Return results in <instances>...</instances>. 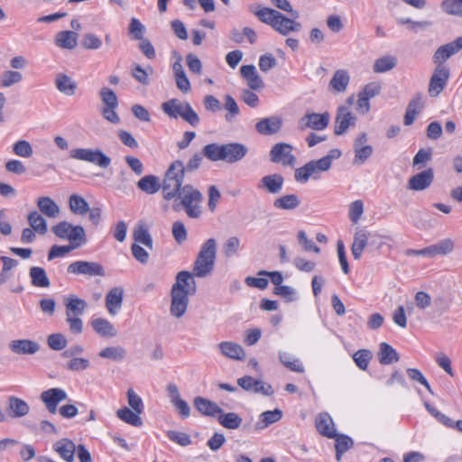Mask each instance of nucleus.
<instances>
[{
	"instance_id": "1",
	"label": "nucleus",
	"mask_w": 462,
	"mask_h": 462,
	"mask_svg": "<svg viewBox=\"0 0 462 462\" xmlns=\"http://www.w3.org/2000/svg\"><path fill=\"white\" fill-rule=\"evenodd\" d=\"M203 155L211 162L223 161L233 164L242 161L248 153L246 145L241 143H212L202 149Z\"/></svg>"
},
{
	"instance_id": "2",
	"label": "nucleus",
	"mask_w": 462,
	"mask_h": 462,
	"mask_svg": "<svg viewBox=\"0 0 462 462\" xmlns=\"http://www.w3.org/2000/svg\"><path fill=\"white\" fill-rule=\"evenodd\" d=\"M184 164L180 160L172 162L165 172L163 182L161 185L163 198L171 200L181 190L184 180Z\"/></svg>"
},
{
	"instance_id": "3",
	"label": "nucleus",
	"mask_w": 462,
	"mask_h": 462,
	"mask_svg": "<svg viewBox=\"0 0 462 462\" xmlns=\"http://www.w3.org/2000/svg\"><path fill=\"white\" fill-rule=\"evenodd\" d=\"M217 254V242L214 238L208 239L201 246L193 265V275L206 277L214 269Z\"/></svg>"
},
{
	"instance_id": "4",
	"label": "nucleus",
	"mask_w": 462,
	"mask_h": 462,
	"mask_svg": "<svg viewBox=\"0 0 462 462\" xmlns=\"http://www.w3.org/2000/svg\"><path fill=\"white\" fill-rule=\"evenodd\" d=\"M329 169L328 159L311 160L295 170L294 180L301 184L307 183L310 178L317 180L320 178L321 172L328 171Z\"/></svg>"
},
{
	"instance_id": "5",
	"label": "nucleus",
	"mask_w": 462,
	"mask_h": 462,
	"mask_svg": "<svg viewBox=\"0 0 462 462\" xmlns=\"http://www.w3.org/2000/svg\"><path fill=\"white\" fill-rule=\"evenodd\" d=\"M180 199V204L184 208L186 214L190 218H198L200 214L199 203L203 199L202 193L191 185H185L177 194Z\"/></svg>"
},
{
	"instance_id": "6",
	"label": "nucleus",
	"mask_w": 462,
	"mask_h": 462,
	"mask_svg": "<svg viewBox=\"0 0 462 462\" xmlns=\"http://www.w3.org/2000/svg\"><path fill=\"white\" fill-rule=\"evenodd\" d=\"M52 233L59 238L69 240V244L80 243V246L87 242L85 229L82 226H73L68 221H61L51 227Z\"/></svg>"
},
{
	"instance_id": "7",
	"label": "nucleus",
	"mask_w": 462,
	"mask_h": 462,
	"mask_svg": "<svg viewBox=\"0 0 462 462\" xmlns=\"http://www.w3.org/2000/svg\"><path fill=\"white\" fill-rule=\"evenodd\" d=\"M380 238L378 235L371 234L365 229H359L355 233L354 241L351 246L352 255L356 260L361 258L365 247H373L379 249L383 245V242H377Z\"/></svg>"
},
{
	"instance_id": "8",
	"label": "nucleus",
	"mask_w": 462,
	"mask_h": 462,
	"mask_svg": "<svg viewBox=\"0 0 462 462\" xmlns=\"http://www.w3.org/2000/svg\"><path fill=\"white\" fill-rule=\"evenodd\" d=\"M69 156L75 160L97 164L101 168H107L111 163V159L99 149L76 148L69 152Z\"/></svg>"
},
{
	"instance_id": "9",
	"label": "nucleus",
	"mask_w": 462,
	"mask_h": 462,
	"mask_svg": "<svg viewBox=\"0 0 462 462\" xmlns=\"http://www.w3.org/2000/svg\"><path fill=\"white\" fill-rule=\"evenodd\" d=\"M293 146L286 143H277L270 150L269 157L273 163H281L283 166L293 167L296 157L292 153Z\"/></svg>"
},
{
	"instance_id": "10",
	"label": "nucleus",
	"mask_w": 462,
	"mask_h": 462,
	"mask_svg": "<svg viewBox=\"0 0 462 462\" xmlns=\"http://www.w3.org/2000/svg\"><path fill=\"white\" fill-rule=\"evenodd\" d=\"M67 272L71 274H81L86 277H103L106 275L105 269L99 263L81 260L71 263L68 266Z\"/></svg>"
},
{
	"instance_id": "11",
	"label": "nucleus",
	"mask_w": 462,
	"mask_h": 462,
	"mask_svg": "<svg viewBox=\"0 0 462 462\" xmlns=\"http://www.w3.org/2000/svg\"><path fill=\"white\" fill-rule=\"evenodd\" d=\"M450 76L449 69L445 65H437L429 83L428 92L432 97H438L446 88Z\"/></svg>"
},
{
	"instance_id": "12",
	"label": "nucleus",
	"mask_w": 462,
	"mask_h": 462,
	"mask_svg": "<svg viewBox=\"0 0 462 462\" xmlns=\"http://www.w3.org/2000/svg\"><path fill=\"white\" fill-rule=\"evenodd\" d=\"M330 116L328 112L323 114L310 113L305 115L299 121L298 127L300 130L304 131L311 128L316 131H321L328 125Z\"/></svg>"
},
{
	"instance_id": "13",
	"label": "nucleus",
	"mask_w": 462,
	"mask_h": 462,
	"mask_svg": "<svg viewBox=\"0 0 462 462\" xmlns=\"http://www.w3.org/2000/svg\"><path fill=\"white\" fill-rule=\"evenodd\" d=\"M67 399L68 394L61 388H51L40 394V400L51 414H55L58 411L59 403Z\"/></svg>"
},
{
	"instance_id": "14",
	"label": "nucleus",
	"mask_w": 462,
	"mask_h": 462,
	"mask_svg": "<svg viewBox=\"0 0 462 462\" xmlns=\"http://www.w3.org/2000/svg\"><path fill=\"white\" fill-rule=\"evenodd\" d=\"M237 384L245 391L254 393H261L265 396H271L273 394V390L271 384L261 380H256L249 375L239 378L237 380Z\"/></svg>"
},
{
	"instance_id": "15",
	"label": "nucleus",
	"mask_w": 462,
	"mask_h": 462,
	"mask_svg": "<svg viewBox=\"0 0 462 462\" xmlns=\"http://www.w3.org/2000/svg\"><path fill=\"white\" fill-rule=\"evenodd\" d=\"M190 291H177V288H171V314L175 318H181L189 304V295Z\"/></svg>"
},
{
	"instance_id": "16",
	"label": "nucleus",
	"mask_w": 462,
	"mask_h": 462,
	"mask_svg": "<svg viewBox=\"0 0 462 462\" xmlns=\"http://www.w3.org/2000/svg\"><path fill=\"white\" fill-rule=\"evenodd\" d=\"M356 116L352 114L348 107L341 106L337 108L335 119L334 133L341 135L348 129V127L356 125Z\"/></svg>"
},
{
	"instance_id": "17",
	"label": "nucleus",
	"mask_w": 462,
	"mask_h": 462,
	"mask_svg": "<svg viewBox=\"0 0 462 462\" xmlns=\"http://www.w3.org/2000/svg\"><path fill=\"white\" fill-rule=\"evenodd\" d=\"M433 180V169L429 168L411 177L408 180L407 188L415 191L424 190L432 184Z\"/></svg>"
},
{
	"instance_id": "18",
	"label": "nucleus",
	"mask_w": 462,
	"mask_h": 462,
	"mask_svg": "<svg viewBox=\"0 0 462 462\" xmlns=\"http://www.w3.org/2000/svg\"><path fill=\"white\" fill-rule=\"evenodd\" d=\"M282 124V117L269 116L259 120L255 124V130L262 135H273L281 131Z\"/></svg>"
},
{
	"instance_id": "19",
	"label": "nucleus",
	"mask_w": 462,
	"mask_h": 462,
	"mask_svg": "<svg viewBox=\"0 0 462 462\" xmlns=\"http://www.w3.org/2000/svg\"><path fill=\"white\" fill-rule=\"evenodd\" d=\"M283 184V176L280 173H273L263 176L258 183V188L271 194H278L282 191Z\"/></svg>"
},
{
	"instance_id": "20",
	"label": "nucleus",
	"mask_w": 462,
	"mask_h": 462,
	"mask_svg": "<svg viewBox=\"0 0 462 462\" xmlns=\"http://www.w3.org/2000/svg\"><path fill=\"white\" fill-rule=\"evenodd\" d=\"M315 427L318 432L323 437L328 439L337 437L333 420L328 412H321L316 417Z\"/></svg>"
},
{
	"instance_id": "21",
	"label": "nucleus",
	"mask_w": 462,
	"mask_h": 462,
	"mask_svg": "<svg viewBox=\"0 0 462 462\" xmlns=\"http://www.w3.org/2000/svg\"><path fill=\"white\" fill-rule=\"evenodd\" d=\"M40 347L39 343L31 339H15L9 343V349L16 355H34Z\"/></svg>"
},
{
	"instance_id": "22",
	"label": "nucleus",
	"mask_w": 462,
	"mask_h": 462,
	"mask_svg": "<svg viewBox=\"0 0 462 462\" xmlns=\"http://www.w3.org/2000/svg\"><path fill=\"white\" fill-rule=\"evenodd\" d=\"M124 300V289L121 287L112 288L106 296V308L108 313L115 316L120 310Z\"/></svg>"
},
{
	"instance_id": "23",
	"label": "nucleus",
	"mask_w": 462,
	"mask_h": 462,
	"mask_svg": "<svg viewBox=\"0 0 462 462\" xmlns=\"http://www.w3.org/2000/svg\"><path fill=\"white\" fill-rule=\"evenodd\" d=\"M7 412L11 418H22L30 412V406L19 397L9 396L7 399Z\"/></svg>"
},
{
	"instance_id": "24",
	"label": "nucleus",
	"mask_w": 462,
	"mask_h": 462,
	"mask_svg": "<svg viewBox=\"0 0 462 462\" xmlns=\"http://www.w3.org/2000/svg\"><path fill=\"white\" fill-rule=\"evenodd\" d=\"M301 27L300 23L286 17L282 13H280L277 22L273 24V29L283 36H286L292 32L300 31Z\"/></svg>"
},
{
	"instance_id": "25",
	"label": "nucleus",
	"mask_w": 462,
	"mask_h": 462,
	"mask_svg": "<svg viewBox=\"0 0 462 462\" xmlns=\"http://www.w3.org/2000/svg\"><path fill=\"white\" fill-rule=\"evenodd\" d=\"M193 403L196 410L204 416L215 417L222 413V409L216 402L204 397H195Z\"/></svg>"
},
{
	"instance_id": "26",
	"label": "nucleus",
	"mask_w": 462,
	"mask_h": 462,
	"mask_svg": "<svg viewBox=\"0 0 462 462\" xmlns=\"http://www.w3.org/2000/svg\"><path fill=\"white\" fill-rule=\"evenodd\" d=\"M53 449L66 462H73L76 452L75 443L69 439H61L53 444Z\"/></svg>"
},
{
	"instance_id": "27",
	"label": "nucleus",
	"mask_w": 462,
	"mask_h": 462,
	"mask_svg": "<svg viewBox=\"0 0 462 462\" xmlns=\"http://www.w3.org/2000/svg\"><path fill=\"white\" fill-rule=\"evenodd\" d=\"M459 51L457 41H453L447 44L441 45L437 49L433 55V61L437 65H443V63Z\"/></svg>"
},
{
	"instance_id": "28",
	"label": "nucleus",
	"mask_w": 462,
	"mask_h": 462,
	"mask_svg": "<svg viewBox=\"0 0 462 462\" xmlns=\"http://www.w3.org/2000/svg\"><path fill=\"white\" fill-rule=\"evenodd\" d=\"M350 81L349 73L345 69H337L329 81V88L337 93H343L346 90Z\"/></svg>"
},
{
	"instance_id": "29",
	"label": "nucleus",
	"mask_w": 462,
	"mask_h": 462,
	"mask_svg": "<svg viewBox=\"0 0 462 462\" xmlns=\"http://www.w3.org/2000/svg\"><path fill=\"white\" fill-rule=\"evenodd\" d=\"M65 307L66 317L81 316L87 309L88 304L84 300L71 294L65 299Z\"/></svg>"
},
{
	"instance_id": "30",
	"label": "nucleus",
	"mask_w": 462,
	"mask_h": 462,
	"mask_svg": "<svg viewBox=\"0 0 462 462\" xmlns=\"http://www.w3.org/2000/svg\"><path fill=\"white\" fill-rule=\"evenodd\" d=\"M219 349L223 356L234 360H243L245 357L244 348L237 343L231 341L221 342Z\"/></svg>"
},
{
	"instance_id": "31",
	"label": "nucleus",
	"mask_w": 462,
	"mask_h": 462,
	"mask_svg": "<svg viewBox=\"0 0 462 462\" xmlns=\"http://www.w3.org/2000/svg\"><path fill=\"white\" fill-rule=\"evenodd\" d=\"M249 10L263 23L270 25L273 28V24L277 22L280 12L269 8L257 6V9H254L253 6H249Z\"/></svg>"
},
{
	"instance_id": "32",
	"label": "nucleus",
	"mask_w": 462,
	"mask_h": 462,
	"mask_svg": "<svg viewBox=\"0 0 462 462\" xmlns=\"http://www.w3.org/2000/svg\"><path fill=\"white\" fill-rule=\"evenodd\" d=\"M55 86L57 89L66 96H74L77 90V83L71 77L60 73L56 76Z\"/></svg>"
},
{
	"instance_id": "33",
	"label": "nucleus",
	"mask_w": 462,
	"mask_h": 462,
	"mask_svg": "<svg viewBox=\"0 0 462 462\" xmlns=\"http://www.w3.org/2000/svg\"><path fill=\"white\" fill-rule=\"evenodd\" d=\"M36 204L41 213L47 217L55 218L60 214V207L50 197L43 196L38 198Z\"/></svg>"
},
{
	"instance_id": "34",
	"label": "nucleus",
	"mask_w": 462,
	"mask_h": 462,
	"mask_svg": "<svg viewBox=\"0 0 462 462\" xmlns=\"http://www.w3.org/2000/svg\"><path fill=\"white\" fill-rule=\"evenodd\" d=\"M91 326L97 334L104 337H114L117 334L113 324L103 318L94 319L91 321Z\"/></svg>"
},
{
	"instance_id": "35",
	"label": "nucleus",
	"mask_w": 462,
	"mask_h": 462,
	"mask_svg": "<svg viewBox=\"0 0 462 462\" xmlns=\"http://www.w3.org/2000/svg\"><path fill=\"white\" fill-rule=\"evenodd\" d=\"M172 288H177V291H190V294L196 291L195 281L188 271H181L177 274L176 282Z\"/></svg>"
},
{
	"instance_id": "36",
	"label": "nucleus",
	"mask_w": 462,
	"mask_h": 462,
	"mask_svg": "<svg viewBox=\"0 0 462 462\" xmlns=\"http://www.w3.org/2000/svg\"><path fill=\"white\" fill-rule=\"evenodd\" d=\"M172 69L177 88L181 92L188 93L190 90V83L188 77L186 76L180 60H177L173 63Z\"/></svg>"
},
{
	"instance_id": "37",
	"label": "nucleus",
	"mask_w": 462,
	"mask_h": 462,
	"mask_svg": "<svg viewBox=\"0 0 462 462\" xmlns=\"http://www.w3.org/2000/svg\"><path fill=\"white\" fill-rule=\"evenodd\" d=\"M399 354L388 343L383 342L379 346L378 360L382 365H391L399 361Z\"/></svg>"
},
{
	"instance_id": "38",
	"label": "nucleus",
	"mask_w": 462,
	"mask_h": 462,
	"mask_svg": "<svg viewBox=\"0 0 462 462\" xmlns=\"http://www.w3.org/2000/svg\"><path fill=\"white\" fill-rule=\"evenodd\" d=\"M188 102H180L172 98L162 104V111L171 118L182 116Z\"/></svg>"
},
{
	"instance_id": "39",
	"label": "nucleus",
	"mask_w": 462,
	"mask_h": 462,
	"mask_svg": "<svg viewBox=\"0 0 462 462\" xmlns=\"http://www.w3.org/2000/svg\"><path fill=\"white\" fill-rule=\"evenodd\" d=\"M29 275L32 286L40 288L50 287L51 282L47 276L45 270L42 267H31L29 271Z\"/></svg>"
},
{
	"instance_id": "40",
	"label": "nucleus",
	"mask_w": 462,
	"mask_h": 462,
	"mask_svg": "<svg viewBox=\"0 0 462 462\" xmlns=\"http://www.w3.org/2000/svg\"><path fill=\"white\" fill-rule=\"evenodd\" d=\"M282 417V412L279 409L273 411H266L261 413L259 421L256 422L255 430H261L267 428L269 425L279 421Z\"/></svg>"
},
{
	"instance_id": "41",
	"label": "nucleus",
	"mask_w": 462,
	"mask_h": 462,
	"mask_svg": "<svg viewBox=\"0 0 462 462\" xmlns=\"http://www.w3.org/2000/svg\"><path fill=\"white\" fill-rule=\"evenodd\" d=\"M78 33L72 31H62L56 35L55 43L62 48L72 50L76 47Z\"/></svg>"
},
{
	"instance_id": "42",
	"label": "nucleus",
	"mask_w": 462,
	"mask_h": 462,
	"mask_svg": "<svg viewBox=\"0 0 462 462\" xmlns=\"http://www.w3.org/2000/svg\"><path fill=\"white\" fill-rule=\"evenodd\" d=\"M69 208L73 214L78 216H84L89 210V205L87 200L77 194L69 196Z\"/></svg>"
},
{
	"instance_id": "43",
	"label": "nucleus",
	"mask_w": 462,
	"mask_h": 462,
	"mask_svg": "<svg viewBox=\"0 0 462 462\" xmlns=\"http://www.w3.org/2000/svg\"><path fill=\"white\" fill-rule=\"evenodd\" d=\"M218 423L228 430H237L242 424V418L236 412H227L218 414Z\"/></svg>"
},
{
	"instance_id": "44",
	"label": "nucleus",
	"mask_w": 462,
	"mask_h": 462,
	"mask_svg": "<svg viewBox=\"0 0 462 462\" xmlns=\"http://www.w3.org/2000/svg\"><path fill=\"white\" fill-rule=\"evenodd\" d=\"M141 413H137L134 410L131 411L127 407H123L116 411V416L124 422L134 426L140 427L143 424V420L140 417Z\"/></svg>"
},
{
	"instance_id": "45",
	"label": "nucleus",
	"mask_w": 462,
	"mask_h": 462,
	"mask_svg": "<svg viewBox=\"0 0 462 462\" xmlns=\"http://www.w3.org/2000/svg\"><path fill=\"white\" fill-rule=\"evenodd\" d=\"M300 204L299 197L295 194L284 195L273 201V207L278 209L291 210Z\"/></svg>"
},
{
	"instance_id": "46",
	"label": "nucleus",
	"mask_w": 462,
	"mask_h": 462,
	"mask_svg": "<svg viewBox=\"0 0 462 462\" xmlns=\"http://www.w3.org/2000/svg\"><path fill=\"white\" fill-rule=\"evenodd\" d=\"M30 227L40 235L46 234L48 227L44 217L36 210L32 211L27 217Z\"/></svg>"
},
{
	"instance_id": "47",
	"label": "nucleus",
	"mask_w": 462,
	"mask_h": 462,
	"mask_svg": "<svg viewBox=\"0 0 462 462\" xmlns=\"http://www.w3.org/2000/svg\"><path fill=\"white\" fill-rule=\"evenodd\" d=\"M137 187L147 194H154L160 189L161 183L156 176L146 175L137 182Z\"/></svg>"
},
{
	"instance_id": "48",
	"label": "nucleus",
	"mask_w": 462,
	"mask_h": 462,
	"mask_svg": "<svg viewBox=\"0 0 462 462\" xmlns=\"http://www.w3.org/2000/svg\"><path fill=\"white\" fill-rule=\"evenodd\" d=\"M334 439H336V459L340 461L343 454L354 446V441L350 437L344 434H337Z\"/></svg>"
},
{
	"instance_id": "49",
	"label": "nucleus",
	"mask_w": 462,
	"mask_h": 462,
	"mask_svg": "<svg viewBox=\"0 0 462 462\" xmlns=\"http://www.w3.org/2000/svg\"><path fill=\"white\" fill-rule=\"evenodd\" d=\"M134 240L136 244H142L149 249H152L153 243L151 234L144 225L138 226L133 233Z\"/></svg>"
},
{
	"instance_id": "50",
	"label": "nucleus",
	"mask_w": 462,
	"mask_h": 462,
	"mask_svg": "<svg viewBox=\"0 0 462 462\" xmlns=\"http://www.w3.org/2000/svg\"><path fill=\"white\" fill-rule=\"evenodd\" d=\"M98 355L102 358L120 362L125 359L126 356V350L120 346H108L101 350Z\"/></svg>"
},
{
	"instance_id": "51",
	"label": "nucleus",
	"mask_w": 462,
	"mask_h": 462,
	"mask_svg": "<svg viewBox=\"0 0 462 462\" xmlns=\"http://www.w3.org/2000/svg\"><path fill=\"white\" fill-rule=\"evenodd\" d=\"M279 359L281 363L291 371L297 373L304 372V366L302 363L299 359L293 358V356H291V355H290L289 353L280 352Z\"/></svg>"
},
{
	"instance_id": "52",
	"label": "nucleus",
	"mask_w": 462,
	"mask_h": 462,
	"mask_svg": "<svg viewBox=\"0 0 462 462\" xmlns=\"http://www.w3.org/2000/svg\"><path fill=\"white\" fill-rule=\"evenodd\" d=\"M224 99V107L227 111V114L225 116V119L228 123H233L240 114L239 106L234 97L230 95H226Z\"/></svg>"
},
{
	"instance_id": "53",
	"label": "nucleus",
	"mask_w": 462,
	"mask_h": 462,
	"mask_svg": "<svg viewBox=\"0 0 462 462\" xmlns=\"http://www.w3.org/2000/svg\"><path fill=\"white\" fill-rule=\"evenodd\" d=\"M396 58L393 56H384L375 60L374 64V71L376 73L389 71L396 66Z\"/></svg>"
},
{
	"instance_id": "54",
	"label": "nucleus",
	"mask_w": 462,
	"mask_h": 462,
	"mask_svg": "<svg viewBox=\"0 0 462 462\" xmlns=\"http://www.w3.org/2000/svg\"><path fill=\"white\" fill-rule=\"evenodd\" d=\"M99 96L102 103L104 104V107L110 108H117L118 107V98L116 93L107 87H104L99 90Z\"/></svg>"
},
{
	"instance_id": "55",
	"label": "nucleus",
	"mask_w": 462,
	"mask_h": 462,
	"mask_svg": "<svg viewBox=\"0 0 462 462\" xmlns=\"http://www.w3.org/2000/svg\"><path fill=\"white\" fill-rule=\"evenodd\" d=\"M440 7L448 14L462 17V0H443Z\"/></svg>"
},
{
	"instance_id": "56",
	"label": "nucleus",
	"mask_w": 462,
	"mask_h": 462,
	"mask_svg": "<svg viewBox=\"0 0 462 462\" xmlns=\"http://www.w3.org/2000/svg\"><path fill=\"white\" fill-rule=\"evenodd\" d=\"M80 247V243H76L75 245L69 244L68 245H53L51 247L48 254V260H53L57 257H63L70 251Z\"/></svg>"
},
{
	"instance_id": "57",
	"label": "nucleus",
	"mask_w": 462,
	"mask_h": 462,
	"mask_svg": "<svg viewBox=\"0 0 462 462\" xmlns=\"http://www.w3.org/2000/svg\"><path fill=\"white\" fill-rule=\"evenodd\" d=\"M373 357V354L368 349L357 350L353 355V359L357 367L363 371H365L368 367L369 362Z\"/></svg>"
},
{
	"instance_id": "58",
	"label": "nucleus",
	"mask_w": 462,
	"mask_h": 462,
	"mask_svg": "<svg viewBox=\"0 0 462 462\" xmlns=\"http://www.w3.org/2000/svg\"><path fill=\"white\" fill-rule=\"evenodd\" d=\"M128 32L133 40L140 41L144 38L145 27L137 18H132L129 23Z\"/></svg>"
},
{
	"instance_id": "59",
	"label": "nucleus",
	"mask_w": 462,
	"mask_h": 462,
	"mask_svg": "<svg viewBox=\"0 0 462 462\" xmlns=\"http://www.w3.org/2000/svg\"><path fill=\"white\" fill-rule=\"evenodd\" d=\"M13 152L20 157L30 158L33 153V150L28 141L20 140L14 143Z\"/></svg>"
},
{
	"instance_id": "60",
	"label": "nucleus",
	"mask_w": 462,
	"mask_h": 462,
	"mask_svg": "<svg viewBox=\"0 0 462 462\" xmlns=\"http://www.w3.org/2000/svg\"><path fill=\"white\" fill-rule=\"evenodd\" d=\"M148 70L151 74L153 71L152 67H148L147 69H144L139 64H134L132 68V76L139 83L148 85L150 83Z\"/></svg>"
},
{
	"instance_id": "61",
	"label": "nucleus",
	"mask_w": 462,
	"mask_h": 462,
	"mask_svg": "<svg viewBox=\"0 0 462 462\" xmlns=\"http://www.w3.org/2000/svg\"><path fill=\"white\" fill-rule=\"evenodd\" d=\"M50 348L55 351L62 350L66 347L68 340L64 335L60 333L51 334L47 338Z\"/></svg>"
},
{
	"instance_id": "62",
	"label": "nucleus",
	"mask_w": 462,
	"mask_h": 462,
	"mask_svg": "<svg viewBox=\"0 0 462 462\" xmlns=\"http://www.w3.org/2000/svg\"><path fill=\"white\" fill-rule=\"evenodd\" d=\"M23 75L19 71L6 70L3 73L1 79V86L4 88H9L14 84L21 82Z\"/></svg>"
},
{
	"instance_id": "63",
	"label": "nucleus",
	"mask_w": 462,
	"mask_h": 462,
	"mask_svg": "<svg viewBox=\"0 0 462 462\" xmlns=\"http://www.w3.org/2000/svg\"><path fill=\"white\" fill-rule=\"evenodd\" d=\"M90 365V361L88 358L76 357L67 362L65 368L71 372H79L88 369Z\"/></svg>"
},
{
	"instance_id": "64",
	"label": "nucleus",
	"mask_w": 462,
	"mask_h": 462,
	"mask_svg": "<svg viewBox=\"0 0 462 462\" xmlns=\"http://www.w3.org/2000/svg\"><path fill=\"white\" fill-rule=\"evenodd\" d=\"M167 437L172 442H175L182 447H187L191 444L189 435L185 432H180L175 430H168Z\"/></svg>"
}]
</instances>
